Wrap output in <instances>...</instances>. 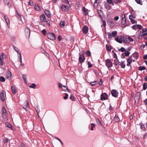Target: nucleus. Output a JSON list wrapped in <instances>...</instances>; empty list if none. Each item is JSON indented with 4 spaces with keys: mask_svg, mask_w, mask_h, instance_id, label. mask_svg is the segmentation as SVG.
<instances>
[{
    "mask_svg": "<svg viewBox=\"0 0 147 147\" xmlns=\"http://www.w3.org/2000/svg\"><path fill=\"white\" fill-rule=\"evenodd\" d=\"M42 33L44 35H46L47 33L46 30L45 29H43L42 31Z\"/></svg>",
    "mask_w": 147,
    "mask_h": 147,
    "instance_id": "obj_45",
    "label": "nucleus"
},
{
    "mask_svg": "<svg viewBox=\"0 0 147 147\" xmlns=\"http://www.w3.org/2000/svg\"><path fill=\"white\" fill-rule=\"evenodd\" d=\"M11 72L9 71H8L7 72V74L6 75V78H9L10 79L11 78Z\"/></svg>",
    "mask_w": 147,
    "mask_h": 147,
    "instance_id": "obj_18",
    "label": "nucleus"
},
{
    "mask_svg": "<svg viewBox=\"0 0 147 147\" xmlns=\"http://www.w3.org/2000/svg\"><path fill=\"white\" fill-rule=\"evenodd\" d=\"M128 40L130 42H132L133 41V39L131 37H128Z\"/></svg>",
    "mask_w": 147,
    "mask_h": 147,
    "instance_id": "obj_64",
    "label": "nucleus"
},
{
    "mask_svg": "<svg viewBox=\"0 0 147 147\" xmlns=\"http://www.w3.org/2000/svg\"><path fill=\"white\" fill-rule=\"evenodd\" d=\"M3 59H2L1 56H0V65L2 66L4 64Z\"/></svg>",
    "mask_w": 147,
    "mask_h": 147,
    "instance_id": "obj_34",
    "label": "nucleus"
},
{
    "mask_svg": "<svg viewBox=\"0 0 147 147\" xmlns=\"http://www.w3.org/2000/svg\"><path fill=\"white\" fill-rule=\"evenodd\" d=\"M4 3L6 5H7L9 8H11L12 6L11 4L9 3V0H4Z\"/></svg>",
    "mask_w": 147,
    "mask_h": 147,
    "instance_id": "obj_8",
    "label": "nucleus"
},
{
    "mask_svg": "<svg viewBox=\"0 0 147 147\" xmlns=\"http://www.w3.org/2000/svg\"><path fill=\"white\" fill-rule=\"evenodd\" d=\"M88 31V27L86 26H84L82 29V31L84 34H86L87 33Z\"/></svg>",
    "mask_w": 147,
    "mask_h": 147,
    "instance_id": "obj_11",
    "label": "nucleus"
},
{
    "mask_svg": "<svg viewBox=\"0 0 147 147\" xmlns=\"http://www.w3.org/2000/svg\"><path fill=\"white\" fill-rule=\"evenodd\" d=\"M0 99L2 101H4L5 100L4 97V94L3 92H1L0 94Z\"/></svg>",
    "mask_w": 147,
    "mask_h": 147,
    "instance_id": "obj_19",
    "label": "nucleus"
},
{
    "mask_svg": "<svg viewBox=\"0 0 147 147\" xmlns=\"http://www.w3.org/2000/svg\"><path fill=\"white\" fill-rule=\"evenodd\" d=\"M135 1L137 3L141 5H142V1L141 0H135Z\"/></svg>",
    "mask_w": 147,
    "mask_h": 147,
    "instance_id": "obj_41",
    "label": "nucleus"
},
{
    "mask_svg": "<svg viewBox=\"0 0 147 147\" xmlns=\"http://www.w3.org/2000/svg\"><path fill=\"white\" fill-rule=\"evenodd\" d=\"M13 48L14 49V50L19 54V55H21V53L19 49L16 47L15 46H13Z\"/></svg>",
    "mask_w": 147,
    "mask_h": 147,
    "instance_id": "obj_21",
    "label": "nucleus"
},
{
    "mask_svg": "<svg viewBox=\"0 0 147 147\" xmlns=\"http://www.w3.org/2000/svg\"><path fill=\"white\" fill-rule=\"evenodd\" d=\"M23 78L25 82L26 83H27V76L26 75H23Z\"/></svg>",
    "mask_w": 147,
    "mask_h": 147,
    "instance_id": "obj_25",
    "label": "nucleus"
},
{
    "mask_svg": "<svg viewBox=\"0 0 147 147\" xmlns=\"http://www.w3.org/2000/svg\"><path fill=\"white\" fill-rule=\"evenodd\" d=\"M107 35L108 36V38H111L112 37L111 34L110 32H108L107 33Z\"/></svg>",
    "mask_w": 147,
    "mask_h": 147,
    "instance_id": "obj_48",
    "label": "nucleus"
},
{
    "mask_svg": "<svg viewBox=\"0 0 147 147\" xmlns=\"http://www.w3.org/2000/svg\"><path fill=\"white\" fill-rule=\"evenodd\" d=\"M117 32L116 31H114L112 32V36L113 37H115L117 35Z\"/></svg>",
    "mask_w": 147,
    "mask_h": 147,
    "instance_id": "obj_28",
    "label": "nucleus"
},
{
    "mask_svg": "<svg viewBox=\"0 0 147 147\" xmlns=\"http://www.w3.org/2000/svg\"><path fill=\"white\" fill-rule=\"evenodd\" d=\"M143 35H146L147 34V30L146 28H144L142 30Z\"/></svg>",
    "mask_w": 147,
    "mask_h": 147,
    "instance_id": "obj_22",
    "label": "nucleus"
},
{
    "mask_svg": "<svg viewBox=\"0 0 147 147\" xmlns=\"http://www.w3.org/2000/svg\"><path fill=\"white\" fill-rule=\"evenodd\" d=\"M25 32L26 36L28 35L29 36L30 32V30L29 28H26L25 29Z\"/></svg>",
    "mask_w": 147,
    "mask_h": 147,
    "instance_id": "obj_17",
    "label": "nucleus"
},
{
    "mask_svg": "<svg viewBox=\"0 0 147 147\" xmlns=\"http://www.w3.org/2000/svg\"><path fill=\"white\" fill-rule=\"evenodd\" d=\"M69 98L72 101L74 100V96L72 95L70 96L69 97Z\"/></svg>",
    "mask_w": 147,
    "mask_h": 147,
    "instance_id": "obj_63",
    "label": "nucleus"
},
{
    "mask_svg": "<svg viewBox=\"0 0 147 147\" xmlns=\"http://www.w3.org/2000/svg\"><path fill=\"white\" fill-rule=\"evenodd\" d=\"M96 81H94V82H91L90 83V84L92 86H95L96 84Z\"/></svg>",
    "mask_w": 147,
    "mask_h": 147,
    "instance_id": "obj_47",
    "label": "nucleus"
},
{
    "mask_svg": "<svg viewBox=\"0 0 147 147\" xmlns=\"http://www.w3.org/2000/svg\"><path fill=\"white\" fill-rule=\"evenodd\" d=\"M4 143H6L8 141V139L7 138H4Z\"/></svg>",
    "mask_w": 147,
    "mask_h": 147,
    "instance_id": "obj_54",
    "label": "nucleus"
},
{
    "mask_svg": "<svg viewBox=\"0 0 147 147\" xmlns=\"http://www.w3.org/2000/svg\"><path fill=\"white\" fill-rule=\"evenodd\" d=\"M127 62L129 64H131L132 62V56L129 57V58H127Z\"/></svg>",
    "mask_w": 147,
    "mask_h": 147,
    "instance_id": "obj_20",
    "label": "nucleus"
},
{
    "mask_svg": "<svg viewBox=\"0 0 147 147\" xmlns=\"http://www.w3.org/2000/svg\"><path fill=\"white\" fill-rule=\"evenodd\" d=\"M146 69V67L144 66H140L138 67V69L140 71H142L145 70Z\"/></svg>",
    "mask_w": 147,
    "mask_h": 147,
    "instance_id": "obj_33",
    "label": "nucleus"
},
{
    "mask_svg": "<svg viewBox=\"0 0 147 147\" xmlns=\"http://www.w3.org/2000/svg\"><path fill=\"white\" fill-rule=\"evenodd\" d=\"M138 28L137 25H134L132 26V29L134 30L138 29Z\"/></svg>",
    "mask_w": 147,
    "mask_h": 147,
    "instance_id": "obj_43",
    "label": "nucleus"
},
{
    "mask_svg": "<svg viewBox=\"0 0 147 147\" xmlns=\"http://www.w3.org/2000/svg\"><path fill=\"white\" fill-rule=\"evenodd\" d=\"M36 87V85L35 83H32L31 85L29 86V88H32L34 89Z\"/></svg>",
    "mask_w": 147,
    "mask_h": 147,
    "instance_id": "obj_27",
    "label": "nucleus"
},
{
    "mask_svg": "<svg viewBox=\"0 0 147 147\" xmlns=\"http://www.w3.org/2000/svg\"><path fill=\"white\" fill-rule=\"evenodd\" d=\"M68 95L66 93L65 94V96L63 98L64 99H66L67 98Z\"/></svg>",
    "mask_w": 147,
    "mask_h": 147,
    "instance_id": "obj_60",
    "label": "nucleus"
},
{
    "mask_svg": "<svg viewBox=\"0 0 147 147\" xmlns=\"http://www.w3.org/2000/svg\"><path fill=\"white\" fill-rule=\"evenodd\" d=\"M54 138L55 139H57V140H59V141H60L62 145H63V143L62 142V141L59 138H58L56 137H55Z\"/></svg>",
    "mask_w": 147,
    "mask_h": 147,
    "instance_id": "obj_50",
    "label": "nucleus"
},
{
    "mask_svg": "<svg viewBox=\"0 0 147 147\" xmlns=\"http://www.w3.org/2000/svg\"><path fill=\"white\" fill-rule=\"evenodd\" d=\"M98 5V3L97 1H95L94 3V6L97 7Z\"/></svg>",
    "mask_w": 147,
    "mask_h": 147,
    "instance_id": "obj_59",
    "label": "nucleus"
},
{
    "mask_svg": "<svg viewBox=\"0 0 147 147\" xmlns=\"http://www.w3.org/2000/svg\"><path fill=\"white\" fill-rule=\"evenodd\" d=\"M140 98L138 97H136V96H135V97L134 98V100H135V102L137 104H138V100Z\"/></svg>",
    "mask_w": 147,
    "mask_h": 147,
    "instance_id": "obj_31",
    "label": "nucleus"
},
{
    "mask_svg": "<svg viewBox=\"0 0 147 147\" xmlns=\"http://www.w3.org/2000/svg\"><path fill=\"white\" fill-rule=\"evenodd\" d=\"M121 63H120L119 64L120 66H121V67L124 68L125 67V65L123 63V61H121Z\"/></svg>",
    "mask_w": 147,
    "mask_h": 147,
    "instance_id": "obj_32",
    "label": "nucleus"
},
{
    "mask_svg": "<svg viewBox=\"0 0 147 147\" xmlns=\"http://www.w3.org/2000/svg\"><path fill=\"white\" fill-rule=\"evenodd\" d=\"M96 121L97 124L98 125H101V123L100 121L97 118L96 119Z\"/></svg>",
    "mask_w": 147,
    "mask_h": 147,
    "instance_id": "obj_36",
    "label": "nucleus"
},
{
    "mask_svg": "<svg viewBox=\"0 0 147 147\" xmlns=\"http://www.w3.org/2000/svg\"><path fill=\"white\" fill-rule=\"evenodd\" d=\"M120 121V119L117 115H115L113 119V121L114 122H119Z\"/></svg>",
    "mask_w": 147,
    "mask_h": 147,
    "instance_id": "obj_15",
    "label": "nucleus"
},
{
    "mask_svg": "<svg viewBox=\"0 0 147 147\" xmlns=\"http://www.w3.org/2000/svg\"><path fill=\"white\" fill-rule=\"evenodd\" d=\"M59 25L61 28H63L65 25V22L64 21H61L60 22Z\"/></svg>",
    "mask_w": 147,
    "mask_h": 147,
    "instance_id": "obj_26",
    "label": "nucleus"
},
{
    "mask_svg": "<svg viewBox=\"0 0 147 147\" xmlns=\"http://www.w3.org/2000/svg\"><path fill=\"white\" fill-rule=\"evenodd\" d=\"M47 36L49 39L52 40H54L55 39V34L53 33H49L47 34Z\"/></svg>",
    "mask_w": 147,
    "mask_h": 147,
    "instance_id": "obj_1",
    "label": "nucleus"
},
{
    "mask_svg": "<svg viewBox=\"0 0 147 147\" xmlns=\"http://www.w3.org/2000/svg\"><path fill=\"white\" fill-rule=\"evenodd\" d=\"M34 8L37 11H39L40 9V8L39 6L37 4H35Z\"/></svg>",
    "mask_w": 147,
    "mask_h": 147,
    "instance_id": "obj_29",
    "label": "nucleus"
},
{
    "mask_svg": "<svg viewBox=\"0 0 147 147\" xmlns=\"http://www.w3.org/2000/svg\"><path fill=\"white\" fill-rule=\"evenodd\" d=\"M111 94L113 96L116 98L118 96V92L115 90H112L111 91Z\"/></svg>",
    "mask_w": 147,
    "mask_h": 147,
    "instance_id": "obj_6",
    "label": "nucleus"
},
{
    "mask_svg": "<svg viewBox=\"0 0 147 147\" xmlns=\"http://www.w3.org/2000/svg\"><path fill=\"white\" fill-rule=\"evenodd\" d=\"M121 39L122 41L123 40V42L124 43H127V38H126L124 36H121Z\"/></svg>",
    "mask_w": 147,
    "mask_h": 147,
    "instance_id": "obj_14",
    "label": "nucleus"
},
{
    "mask_svg": "<svg viewBox=\"0 0 147 147\" xmlns=\"http://www.w3.org/2000/svg\"><path fill=\"white\" fill-rule=\"evenodd\" d=\"M108 95L107 94L105 93H102L101 95L100 99L101 100H107L108 98Z\"/></svg>",
    "mask_w": 147,
    "mask_h": 147,
    "instance_id": "obj_4",
    "label": "nucleus"
},
{
    "mask_svg": "<svg viewBox=\"0 0 147 147\" xmlns=\"http://www.w3.org/2000/svg\"><path fill=\"white\" fill-rule=\"evenodd\" d=\"M129 54L130 53L127 51L125 52L124 54L125 56L127 57L129 55Z\"/></svg>",
    "mask_w": 147,
    "mask_h": 147,
    "instance_id": "obj_57",
    "label": "nucleus"
},
{
    "mask_svg": "<svg viewBox=\"0 0 147 147\" xmlns=\"http://www.w3.org/2000/svg\"><path fill=\"white\" fill-rule=\"evenodd\" d=\"M2 111L3 113H2V115L3 116V117L4 119H6L7 112L5 107H3Z\"/></svg>",
    "mask_w": 147,
    "mask_h": 147,
    "instance_id": "obj_5",
    "label": "nucleus"
},
{
    "mask_svg": "<svg viewBox=\"0 0 147 147\" xmlns=\"http://www.w3.org/2000/svg\"><path fill=\"white\" fill-rule=\"evenodd\" d=\"M85 59V57L83 55H80L79 57V60L80 63L84 62Z\"/></svg>",
    "mask_w": 147,
    "mask_h": 147,
    "instance_id": "obj_10",
    "label": "nucleus"
},
{
    "mask_svg": "<svg viewBox=\"0 0 147 147\" xmlns=\"http://www.w3.org/2000/svg\"><path fill=\"white\" fill-rule=\"evenodd\" d=\"M121 23L123 25H124L126 23L125 16L124 15H122L121 16Z\"/></svg>",
    "mask_w": 147,
    "mask_h": 147,
    "instance_id": "obj_9",
    "label": "nucleus"
},
{
    "mask_svg": "<svg viewBox=\"0 0 147 147\" xmlns=\"http://www.w3.org/2000/svg\"><path fill=\"white\" fill-rule=\"evenodd\" d=\"M5 21L6 22L7 25V26L9 28H10V24H9V20H5Z\"/></svg>",
    "mask_w": 147,
    "mask_h": 147,
    "instance_id": "obj_39",
    "label": "nucleus"
},
{
    "mask_svg": "<svg viewBox=\"0 0 147 147\" xmlns=\"http://www.w3.org/2000/svg\"><path fill=\"white\" fill-rule=\"evenodd\" d=\"M106 48L107 50L108 51H110L111 50V49L110 48V47L107 45H106Z\"/></svg>",
    "mask_w": 147,
    "mask_h": 147,
    "instance_id": "obj_49",
    "label": "nucleus"
},
{
    "mask_svg": "<svg viewBox=\"0 0 147 147\" xmlns=\"http://www.w3.org/2000/svg\"><path fill=\"white\" fill-rule=\"evenodd\" d=\"M18 57L19 59V61L21 63H22V57L21 55H20V56H18Z\"/></svg>",
    "mask_w": 147,
    "mask_h": 147,
    "instance_id": "obj_53",
    "label": "nucleus"
},
{
    "mask_svg": "<svg viewBox=\"0 0 147 147\" xmlns=\"http://www.w3.org/2000/svg\"><path fill=\"white\" fill-rule=\"evenodd\" d=\"M140 96H141L140 93L139 92H137L136 94V96L140 98Z\"/></svg>",
    "mask_w": 147,
    "mask_h": 147,
    "instance_id": "obj_51",
    "label": "nucleus"
},
{
    "mask_svg": "<svg viewBox=\"0 0 147 147\" xmlns=\"http://www.w3.org/2000/svg\"><path fill=\"white\" fill-rule=\"evenodd\" d=\"M29 3L31 5H34L32 1H30L29 2Z\"/></svg>",
    "mask_w": 147,
    "mask_h": 147,
    "instance_id": "obj_62",
    "label": "nucleus"
},
{
    "mask_svg": "<svg viewBox=\"0 0 147 147\" xmlns=\"http://www.w3.org/2000/svg\"><path fill=\"white\" fill-rule=\"evenodd\" d=\"M131 22L132 24H135L137 22V21L132 19L131 20Z\"/></svg>",
    "mask_w": 147,
    "mask_h": 147,
    "instance_id": "obj_55",
    "label": "nucleus"
},
{
    "mask_svg": "<svg viewBox=\"0 0 147 147\" xmlns=\"http://www.w3.org/2000/svg\"><path fill=\"white\" fill-rule=\"evenodd\" d=\"M115 40L116 41L120 43H122V40L120 39L119 38L117 37L115 38Z\"/></svg>",
    "mask_w": 147,
    "mask_h": 147,
    "instance_id": "obj_30",
    "label": "nucleus"
},
{
    "mask_svg": "<svg viewBox=\"0 0 147 147\" xmlns=\"http://www.w3.org/2000/svg\"><path fill=\"white\" fill-rule=\"evenodd\" d=\"M91 131H93V128L95 127V124L94 123H91Z\"/></svg>",
    "mask_w": 147,
    "mask_h": 147,
    "instance_id": "obj_44",
    "label": "nucleus"
},
{
    "mask_svg": "<svg viewBox=\"0 0 147 147\" xmlns=\"http://www.w3.org/2000/svg\"><path fill=\"white\" fill-rule=\"evenodd\" d=\"M40 19L41 20V23L44 22L45 21V17L44 15L42 14L40 16Z\"/></svg>",
    "mask_w": 147,
    "mask_h": 147,
    "instance_id": "obj_12",
    "label": "nucleus"
},
{
    "mask_svg": "<svg viewBox=\"0 0 147 147\" xmlns=\"http://www.w3.org/2000/svg\"><path fill=\"white\" fill-rule=\"evenodd\" d=\"M121 0H114V2L115 4L119 3L121 2Z\"/></svg>",
    "mask_w": 147,
    "mask_h": 147,
    "instance_id": "obj_42",
    "label": "nucleus"
},
{
    "mask_svg": "<svg viewBox=\"0 0 147 147\" xmlns=\"http://www.w3.org/2000/svg\"><path fill=\"white\" fill-rule=\"evenodd\" d=\"M140 127L141 129L143 131H144L145 129V128L144 125H140Z\"/></svg>",
    "mask_w": 147,
    "mask_h": 147,
    "instance_id": "obj_46",
    "label": "nucleus"
},
{
    "mask_svg": "<svg viewBox=\"0 0 147 147\" xmlns=\"http://www.w3.org/2000/svg\"><path fill=\"white\" fill-rule=\"evenodd\" d=\"M105 62V65L108 68H110L112 66V63L109 59H106Z\"/></svg>",
    "mask_w": 147,
    "mask_h": 147,
    "instance_id": "obj_2",
    "label": "nucleus"
},
{
    "mask_svg": "<svg viewBox=\"0 0 147 147\" xmlns=\"http://www.w3.org/2000/svg\"><path fill=\"white\" fill-rule=\"evenodd\" d=\"M5 125H6V126L7 127H8L9 128H11V125L8 122H6L5 123Z\"/></svg>",
    "mask_w": 147,
    "mask_h": 147,
    "instance_id": "obj_37",
    "label": "nucleus"
},
{
    "mask_svg": "<svg viewBox=\"0 0 147 147\" xmlns=\"http://www.w3.org/2000/svg\"><path fill=\"white\" fill-rule=\"evenodd\" d=\"M11 90H12V93L13 94H15L17 91L16 90V89L15 87L14 86H12L11 87Z\"/></svg>",
    "mask_w": 147,
    "mask_h": 147,
    "instance_id": "obj_24",
    "label": "nucleus"
},
{
    "mask_svg": "<svg viewBox=\"0 0 147 147\" xmlns=\"http://www.w3.org/2000/svg\"><path fill=\"white\" fill-rule=\"evenodd\" d=\"M137 26L138 28V29H139L140 30L142 28V26H141L140 25H138Z\"/></svg>",
    "mask_w": 147,
    "mask_h": 147,
    "instance_id": "obj_58",
    "label": "nucleus"
},
{
    "mask_svg": "<svg viewBox=\"0 0 147 147\" xmlns=\"http://www.w3.org/2000/svg\"><path fill=\"white\" fill-rule=\"evenodd\" d=\"M107 2L109 4L113 3V1L112 0H107Z\"/></svg>",
    "mask_w": 147,
    "mask_h": 147,
    "instance_id": "obj_56",
    "label": "nucleus"
},
{
    "mask_svg": "<svg viewBox=\"0 0 147 147\" xmlns=\"http://www.w3.org/2000/svg\"><path fill=\"white\" fill-rule=\"evenodd\" d=\"M119 51H121L122 52H125L126 50L123 47H122L120 49H118Z\"/></svg>",
    "mask_w": 147,
    "mask_h": 147,
    "instance_id": "obj_40",
    "label": "nucleus"
},
{
    "mask_svg": "<svg viewBox=\"0 0 147 147\" xmlns=\"http://www.w3.org/2000/svg\"><path fill=\"white\" fill-rule=\"evenodd\" d=\"M131 56L133 57L136 59H137L139 57L138 53L137 52H135Z\"/></svg>",
    "mask_w": 147,
    "mask_h": 147,
    "instance_id": "obj_16",
    "label": "nucleus"
},
{
    "mask_svg": "<svg viewBox=\"0 0 147 147\" xmlns=\"http://www.w3.org/2000/svg\"><path fill=\"white\" fill-rule=\"evenodd\" d=\"M82 10L84 12V15L85 16H86L88 14V11L87 9H86L84 7H83L82 8Z\"/></svg>",
    "mask_w": 147,
    "mask_h": 147,
    "instance_id": "obj_23",
    "label": "nucleus"
},
{
    "mask_svg": "<svg viewBox=\"0 0 147 147\" xmlns=\"http://www.w3.org/2000/svg\"><path fill=\"white\" fill-rule=\"evenodd\" d=\"M147 88V84L146 83H144L143 84V89L145 90Z\"/></svg>",
    "mask_w": 147,
    "mask_h": 147,
    "instance_id": "obj_35",
    "label": "nucleus"
},
{
    "mask_svg": "<svg viewBox=\"0 0 147 147\" xmlns=\"http://www.w3.org/2000/svg\"><path fill=\"white\" fill-rule=\"evenodd\" d=\"M5 78L3 76L0 77V81L2 82H4L5 81Z\"/></svg>",
    "mask_w": 147,
    "mask_h": 147,
    "instance_id": "obj_38",
    "label": "nucleus"
},
{
    "mask_svg": "<svg viewBox=\"0 0 147 147\" xmlns=\"http://www.w3.org/2000/svg\"><path fill=\"white\" fill-rule=\"evenodd\" d=\"M61 8L63 11L66 12L69 10V7L68 6L63 5L61 6Z\"/></svg>",
    "mask_w": 147,
    "mask_h": 147,
    "instance_id": "obj_3",
    "label": "nucleus"
},
{
    "mask_svg": "<svg viewBox=\"0 0 147 147\" xmlns=\"http://www.w3.org/2000/svg\"><path fill=\"white\" fill-rule=\"evenodd\" d=\"M1 58L2 59H3L5 57V55L4 53H2L1 54Z\"/></svg>",
    "mask_w": 147,
    "mask_h": 147,
    "instance_id": "obj_61",
    "label": "nucleus"
},
{
    "mask_svg": "<svg viewBox=\"0 0 147 147\" xmlns=\"http://www.w3.org/2000/svg\"><path fill=\"white\" fill-rule=\"evenodd\" d=\"M45 13L47 16L49 18L50 17L51 13L48 10H45L44 11Z\"/></svg>",
    "mask_w": 147,
    "mask_h": 147,
    "instance_id": "obj_13",
    "label": "nucleus"
},
{
    "mask_svg": "<svg viewBox=\"0 0 147 147\" xmlns=\"http://www.w3.org/2000/svg\"><path fill=\"white\" fill-rule=\"evenodd\" d=\"M62 90L63 91H65L66 90H68V88L65 86H63V88H61Z\"/></svg>",
    "mask_w": 147,
    "mask_h": 147,
    "instance_id": "obj_52",
    "label": "nucleus"
},
{
    "mask_svg": "<svg viewBox=\"0 0 147 147\" xmlns=\"http://www.w3.org/2000/svg\"><path fill=\"white\" fill-rule=\"evenodd\" d=\"M29 104L27 101H26L24 102V105L23 107L25 110L28 111L29 109Z\"/></svg>",
    "mask_w": 147,
    "mask_h": 147,
    "instance_id": "obj_7",
    "label": "nucleus"
}]
</instances>
